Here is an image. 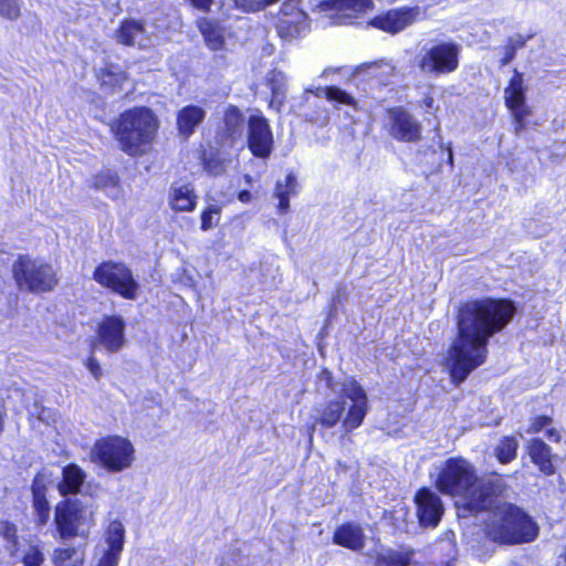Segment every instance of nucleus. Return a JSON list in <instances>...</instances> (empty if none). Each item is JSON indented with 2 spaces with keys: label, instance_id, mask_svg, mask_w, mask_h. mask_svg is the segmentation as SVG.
I'll return each instance as SVG.
<instances>
[{
  "label": "nucleus",
  "instance_id": "nucleus-16",
  "mask_svg": "<svg viewBox=\"0 0 566 566\" xmlns=\"http://www.w3.org/2000/svg\"><path fill=\"white\" fill-rule=\"evenodd\" d=\"M418 15V8L401 7L373 17L368 24L386 33L397 34L411 25Z\"/></svg>",
  "mask_w": 566,
  "mask_h": 566
},
{
  "label": "nucleus",
  "instance_id": "nucleus-29",
  "mask_svg": "<svg viewBox=\"0 0 566 566\" xmlns=\"http://www.w3.org/2000/svg\"><path fill=\"white\" fill-rule=\"evenodd\" d=\"M356 70L365 72L367 80L376 82L379 86L388 85L396 73V67L385 60L361 63Z\"/></svg>",
  "mask_w": 566,
  "mask_h": 566
},
{
  "label": "nucleus",
  "instance_id": "nucleus-51",
  "mask_svg": "<svg viewBox=\"0 0 566 566\" xmlns=\"http://www.w3.org/2000/svg\"><path fill=\"white\" fill-rule=\"evenodd\" d=\"M317 379L322 381L326 389L334 390L335 389V380L333 373L327 368H322L317 374Z\"/></svg>",
  "mask_w": 566,
  "mask_h": 566
},
{
  "label": "nucleus",
  "instance_id": "nucleus-45",
  "mask_svg": "<svg viewBox=\"0 0 566 566\" xmlns=\"http://www.w3.org/2000/svg\"><path fill=\"white\" fill-rule=\"evenodd\" d=\"M221 213V207L219 205H210L205 208L200 213V229L202 231L210 230L214 223L212 222V216L219 217Z\"/></svg>",
  "mask_w": 566,
  "mask_h": 566
},
{
  "label": "nucleus",
  "instance_id": "nucleus-33",
  "mask_svg": "<svg viewBox=\"0 0 566 566\" xmlns=\"http://www.w3.org/2000/svg\"><path fill=\"white\" fill-rule=\"evenodd\" d=\"M553 423V418L547 415H537L531 418L530 424L526 429V432L528 434H537L542 430L545 429V437L555 443H558L562 440L560 432L556 429L551 427Z\"/></svg>",
  "mask_w": 566,
  "mask_h": 566
},
{
  "label": "nucleus",
  "instance_id": "nucleus-57",
  "mask_svg": "<svg viewBox=\"0 0 566 566\" xmlns=\"http://www.w3.org/2000/svg\"><path fill=\"white\" fill-rule=\"evenodd\" d=\"M263 8L276 3L279 0H261Z\"/></svg>",
  "mask_w": 566,
  "mask_h": 566
},
{
  "label": "nucleus",
  "instance_id": "nucleus-8",
  "mask_svg": "<svg viewBox=\"0 0 566 566\" xmlns=\"http://www.w3.org/2000/svg\"><path fill=\"white\" fill-rule=\"evenodd\" d=\"M504 104L510 112L516 134L539 125L537 120H531L534 111L527 103V85L525 84L524 74L517 69L513 70L512 76L504 88Z\"/></svg>",
  "mask_w": 566,
  "mask_h": 566
},
{
  "label": "nucleus",
  "instance_id": "nucleus-56",
  "mask_svg": "<svg viewBox=\"0 0 566 566\" xmlns=\"http://www.w3.org/2000/svg\"><path fill=\"white\" fill-rule=\"evenodd\" d=\"M447 151H448V164L451 168H453V166H454L453 153H452V148L450 145L447 146Z\"/></svg>",
  "mask_w": 566,
  "mask_h": 566
},
{
  "label": "nucleus",
  "instance_id": "nucleus-9",
  "mask_svg": "<svg viewBox=\"0 0 566 566\" xmlns=\"http://www.w3.org/2000/svg\"><path fill=\"white\" fill-rule=\"evenodd\" d=\"M461 46L454 41H439L419 56L418 69L429 75L440 76L455 72L460 64Z\"/></svg>",
  "mask_w": 566,
  "mask_h": 566
},
{
  "label": "nucleus",
  "instance_id": "nucleus-14",
  "mask_svg": "<svg viewBox=\"0 0 566 566\" xmlns=\"http://www.w3.org/2000/svg\"><path fill=\"white\" fill-rule=\"evenodd\" d=\"M95 342L108 353H118L126 344V323L118 314L104 315L95 329Z\"/></svg>",
  "mask_w": 566,
  "mask_h": 566
},
{
  "label": "nucleus",
  "instance_id": "nucleus-19",
  "mask_svg": "<svg viewBox=\"0 0 566 566\" xmlns=\"http://www.w3.org/2000/svg\"><path fill=\"white\" fill-rule=\"evenodd\" d=\"M332 542L352 552H359L366 544V536L360 524L356 522H344L336 526Z\"/></svg>",
  "mask_w": 566,
  "mask_h": 566
},
{
  "label": "nucleus",
  "instance_id": "nucleus-6",
  "mask_svg": "<svg viewBox=\"0 0 566 566\" xmlns=\"http://www.w3.org/2000/svg\"><path fill=\"white\" fill-rule=\"evenodd\" d=\"M90 460L109 473L123 472L133 465L135 448L126 437L107 434L94 441Z\"/></svg>",
  "mask_w": 566,
  "mask_h": 566
},
{
  "label": "nucleus",
  "instance_id": "nucleus-50",
  "mask_svg": "<svg viewBox=\"0 0 566 566\" xmlns=\"http://www.w3.org/2000/svg\"><path fill=\"white\" fill-rule=\"evenodd\" d=\"M85 367L88 369V371L91 373V375L96 379L98 380L102 375H103V371H102V367L99 365V361L97 360V358L91 354L86 360H85Z\"/></svg>",
  "mask_w": 566,
  "mask_h": 566
},
{
  "label": "nucleus",
  "instance_id": "nucleus-13",
  "mask_svg": "<svg viewBox=\"0 0 566 566\" xmlns=\"http://www.w3.org/2000/svg\"><path fill=\"white\" fill-rule=\"evenodd\" d=\"M389 118L388 133L400 143H418L421 139V125L402 106H394L386 111Z\"/></svg>",
  "mask_w": 566,
  "mask_h": 566
},
{
  "label": "nucleus",
  "instance_id": "nucleus-37",
  "mask_svg": "<svg viewBox=\"0 0 566 566\" xmlns=\"http://www.w3.org/2000/svg\"><path fill=\"white\" fill-rule=\"evenodd\" d=\"M533 38V34H515L513 36H510L503 48V55L500 60L501 65L509 64L514 57L517 52V50L523 49L527 41Z\"/></svg>",
  "mask_w": 566,
  "mask_h": 566
},
{
  "label": "nucleus",
  "instance_id": "nucleus-44",
  "mask_svg": "<svg viewBox=\"0 0 566 566\" xmlns=\"http://www.w3.org/2000/svg\"><path fill=\"white\" fill-rule=\"evenodd\" d=\"M76 555V548L74 546L56 547L51 556L52 564L54 566H64L65 563L70 562Z\"/></svg>",
  "mask_w": 566,
  "mask_h": 566
},
{
  "label": "nucleus",
  "instance_id": "nucleus-4",
  "mask_svg": "<svg viewBox=\"0 0 566 566\" xmlns=\"http://www.w3.org/2000/svg\"><path fill=\"white\" fill-rule=\"evenodd\" d=\"M11 273L17 286L32 294L54 292L60 284L59 273L51 262L29 254L17 256Z\"/></svg>",
  "mask_w": 566,
  "mask_h": 566
},
{
  "label": "nucleus",
  "instance_id": "nucleus-52",
  "mask_svg": "<svg viewBox=\"0 0 566 566\" xmlns=\"http://www.w3.org/2000/svg\"><path fill=\"white\" fill-rule=\"evenodd\" d=\"M188 4L203 13H209L216 0H186Z\"/></svg>",
  "mask_w": 566,
  "mask_h": 566
},
{
  "label": "nucleus",
  "instance_id": "nucleus-1",
  "mask_svg": "<svg viewBox=\"0 0 566 566\" xmlns=\"http://www.w3.org/2000/svg\"><path fill=\"white\" fill-rule=\"evenodd\" d=\"M455 336L447 350L451 382L461 385L488 358V345L495 334V298L468 300L457 313Z\"/></svg>",
  "mask_w": 566,
  "mask_h": 566
},
{
  "label": "nucleus",
  "instance_id": "nucleus-32",
  "mask_svg": "<svg viewBox=\"0 0 566 566\" xmlns=\"http://www.w3.org/2000/svg\"><path fill=\"white\" fill-rule=\"evenodd\" d=\"M104 539L107 544L105 551H111L122 555L125 544V527L119 520H113L104 531Z\"/></svg>",
  "mask_w": 566,
  "mask_h": 566
},
{
  "label": "nucleus",
  "instance_id": "nucleus-49",
  "mask_svg": "<svg viewBox=\"0 0 566 566\" xmlns=\"http://www.w3.org/2000/svg\"><path fill=\"white\" fill-rule=\"evenodd\" d=\"M119 559L120 554L111 551H104L95 566H118Z\"/></svg>",
  "mask_w": 566,
  "mask_h": 566
},
{
  "label": "nucleus",
  "instance_id": "nucleus-21",
  "mask_svg": "<svg viewBox=\"0 0 566 566\" xmlns=\"http://www.w3.org/2000/svg\"><path fill=\"white\" fill-rule=\"evenodd\" d=\"M526 453L531 462L543 475L552 476L556 473V468L553 463V450L543 439H530L526 444Z\"/></svg>",
  "mask_w": 566,
  "mask_h": 566
},
{
  "label": "nucleus",
  "instance_id": "nucleus-46",
  "mask_svg": "<svg viewBox=\"0 0 566 566\" xmlns=\"http://www.w3.org/2000/svg\"><path fill=\"white\" fill-rule=\"evenodd\" d=\"M0 15L8 20H17L21 15L17 0H0Z\"/></svg>",
  "mask_w": 566,
  "mask_h": 566
},
{
  "label": "nucleus",
  "instance_id": "nucleus-40",
  "mask_svg": "<svg viewBox=\"0 0 566 566\" xmlns=\"http://www.w3.org/2000/svg\"><path fill=\"white\" fill-rule=\"evenodd\" d=\"M516 313V306L509 298H497V333L501 332Z\"/></svg>",
  "mask_w": 566,
  "mask_h": 566
},
{
  "label": "nucleus",
  "instance_id": "nucleus-2",
  "mask_svg": "<svg viewBox=\"0 0 566 566\" xmlns=\"http://www.w3.org/2000/svg\"><path fill=\"white\" fill-rule=\"evenodd\" d=\"M433 485L440 494L455 500L457 505L472 515L495 507V472L479 474L464 457L446 459Z\"/></svg>",
  "mask_w": 566,
  "mask_h": 566
},
{
  "label": "nucleus",
  "instance_id": "nucleus-35",
  "mask_svg": "<svg viewBox=\"0 0 566 566\" xmlns=\"http://www.w3.org/2000/svg\"><path fill=\"white\" fill-rule=\"evenodd\" d=\"M200 164L202 169L212 177L221 176L226 171L224 159L219 156L217 150H202L200 153Z\"/></svg>",
  "mask_w": 566,
  "mask_h": 566
},
{
  "label": "nucleus",
  "instance_id": "nucleus-24",
  "mask_svg": "<svg viewBox=\"0 0 566 566\" xmlns=\"http://www.w3.org/2000/svg\"><path fill=\"white\" fill-rule=\"evenodd\" d=\"M168 203L175 212H192L198 203V196L190 182L172 184L169 189Z\"/></svg>",
  "mask_w": 566,
  "mask_h": 566
},
{
  "label": "nucleus",
  "instance_id": "nucleus-55",
  "mask_svg": "<svg viewBox=\"0 0 566 566\" xmlns=\"http://www.w3.org/2000/svg\"><path fill=\"white\" fill-rule=\"evenodd\" d=\"M269 84H270L272 97H276L277 95H280V87L275 85V80L271 78L269 81Z\"/></svg>",
  "mask_w": 566,
  "mask_h": 566
},
{
  "label": "nucleus",
  "instance_id": "nucleus-12",
  "mask_svg": "<svg viewBox=\"0 0 566 566\" xmlns=\"http://www.w3.org/2000/svg\"><path fill=\"white\" fill-rule=\"evenodd\" d=\"M418 524L422 528H436L444 515V504L440 495L429 486L419 488L413 495Z\"/></svg>",
  "mask_w": 566,
  "mask_h": 566
},
{
  "label": "nucleus",
  "instance_id": "nucleus-3",
  "mask_svg": "<svg viewBox=\"0 0 566 566\" xmlns=\"http://www.w3.org/2000/svg\"><path fill=\"white\" fill-rule=\"evenodd\" d=\"M160 127L156 113L148 106H133L112 122L111 132L119 149L130 156L140 157L151 148Z\"/></svg>",
  "mask_w": 566,
  "mask_h": 566
},
{
  "label": "nucleus",
  "instance_id": "nucleus-47",
  "mask_svg": "<svg viewBox=\"0 0 566 566\" xmlns=\"http://www.w3.org/2000/svg\"><path fill=\"white\" fill-rule=\"evenodd\" d=\"M0 526V535L11 545H18L19 535L17 525L11 521L4 520L1 521Z\"/></svg>",
  "mask_w": 566,
  "mask_h": 566
},
{
  "label": "nucleus",
  "instance_id": "nucleus-25",
  "mask_svg": "<svg viewBox=\"0 0 566 566\" xmlns=\"http://www.w3.org/2000/svg\"><path fill=\"white\" fill-rule=\"evenodd\" d=\"M196 27L209 50L220 51L224 48V28L219 20L200 17L196 20Z\"/></svg>",
  "mask_w": 566,
  "mask_h": 566
},
{
  "label": "nucleus",
  "instance_id": "nucleus-10",
  "mask_svg": "<svg viewBox=\"0 0 566 566\" xmlns=\"http://www.w3.org/2000/svg\"><path fill=\"white\" fill-rule=\"evenodd\" d=\"M53 521L61 539H74L85 525V507L80 500L65 497L55 504Z\"/></svg>",
  "mask_w": 566,
  "mask_h": 566
},
{
  "label": "nucleus",
  "instance_id": "nucleus-36",
  "mask_svg": "<svg viewBox=\"0 0 566 566\" xmlns=\"http://www.w3.org/2000/svg\"><path fill=\"white\" fill-rule=\"evenodd\" d=\"M518 441L514 436H505L497 442V462L509 464L516 459Z\"/></svg>",
  "mask_w": 566,
  "mask_h": 566
},
{
  "label": "nucleus",
  "instance_id": "nucleus-34",
  "mask_svg": "<svg viewBox=\"0 0 566 566\" xmlns=\"http://www.w3.org/2000/svg\"><path fill=\"white\" fill-rule=\"evenodd\" d=\"M307 27V20L276 19L275 29L277 35L284 40L297 39Z\"/></svg>",
  "mask_w": 566,
  "mask_h": 566
},
{
  "label": "nucleus",
  "instance_id": "nucleus-48",
  "mask_svg": "<svg viewBox=\"0 0 566 566\" xmlns=\"http://www.w3.org/2000/svg\"><path fill=\"white\" fill-rule=\"evenodd\" d=\"M235 8L244 12H256L263 10L261 0H232Z\"/></svg>",
  "mask_w": 566,
  "mask_h": 566
},
{
  "label": "nucleus",
  "instance_id": "nucleus-30",
  "mask_svg": "<svg viewBox=\"0 0 566 566\" xmlns=\"http://www.w3.org/2000/svg\"><path fill=\"white\" fill-rule=\"evenodd\" d=\"M321 6L324 10L346 13L350 18H356L375 7L373 0H323Z\"/></svg>",
  "mask_w": 566,
  "mask_h": 566
},
{
  "label": "nucleus",
  "instance_id": "nucleus-43",
  "mask_svg": "<svg viewBox=\"0 0 566 566\" xmlns=\"http://www.w3.org/2000/svg\"><path fill=\"white\" fill-rule=\"evenodd\" d=\"M45 557L40 545H30L21 557L23 566H42Z\"/></svg>",
  "mask_w": 566,
  "mask_h": 566
},
{
  "label": "nucleus",
  "instance_id": "nucleus-11",
  "mask_svg": "<svg viewBox=\"0 0 566 566\" xmlns=\"http://www.w3.org/2000/svg\"><path fill=\"white\" fill-rule=\"evenodd\" d=\"M247 128V145L250 153L256 158H269L273 150L274 138L268 118L256 111L248 117Z\"/></svg>",
  "mask_w": 566,
  "mask_h": 566
},
{
  "label": "nucleus",
  "instance_id": "nucleus-54",
  "mask_svg": "<svg viewBox=\"0 0 566 566\" xmlns=\"http://www.w3.org/2000/svg\"><path fill=\"white\" fill-rule=\"evenodd\" d=\"M238 199L242 202V203H248L251 201L252 199V193L248 190V189H242L238 192Z\"/></svg>",
  "mask_w": 566,
  "mask_h": 566
},
{
  "label": "nucleus",
  "instance_id": "nucleus-18",
  "mask_svg": "<svg viewBox=\"0 0 566 566\" xmlns=\"http://www.w3.org/2000/svg\"><path fill=\"white\" fill-rule=\"evenodd\" d=\"M30 490L34 522L36 526H44L50 520L51 505L48 500V485L43 471L35 473Z\"/></svg>",
  "mask_w": 566,
  "mask_h": 566
},
{
  "label": "nucleus",
  "instance_id": "nucleus-42",
  "mask_svg": "<svg viewBox=\"0 0 566 566\" xmlns=\"http://www.w3.org/2000/svg\"><path fill=\"white\" fill-rule=\"evenodd\" d=\"M324 96L329 102H336L347 106H355L356 99L338 86L328 85L323 88Z\"/></svg>",
  "mask_w": 566,
  "mask_h": 566
},
{
  "label": "nucleus",
  "instance_id": "nucleus-27",
  "mask_svg": "<svg viewBox=\"0 0 566 566\" xmlns=\"http://www.w3.org/2000/svg\"><path fill=\"white\" fill-rule=\"evenodd\" d=\"M301 190L298 180L293 171L285 175L284 180H277L274 186L273 197L277 199L276 212L281 216L290 211V198L297 196Z\"/></svg>",
  "mask_w": 566,
  "mask_h": 566
},
{
  "label": "nucleus",
  "instance_id": "nucleus-26",
  "mask_svg": "<svg viewBox=\"0 0 566 566\" xmlns=\"http://www.w3.org/2000/svg\"><path fill=\"white\" fill-rule=\"evenodd\" d=\"M95 77L102 90L107 93H115L122 90L125 82L128 81V74L120 65L113 62H104L103 66L96 72Z\"/></svg>",
  "mask_w": 566,
  "mask_h": 566
},
{
  "label": "nucleus",
  "instance_id": "nucleus-31",
  "mask_svg": "<svg viewBox=\"0 0 566 566\" xmlns=\"http://www.w3.org/2000/svg\"><path fill=\"white\" fill-rule=\"evenodd\" d=\"M495 551V526L488 524L474 538L473 555L481 562L492 557Z\"/></svg>",
  "mask_w": 566,
  "mask_h": 566
},
{
  "label": "nucleus",
  "instance_id": "nucleus-28",
  "mask_svg": "<svg viewBox=\"0 0 566 566\" xmlns=\"http://www.w3.org/2000/svg\"><path fill=\"white\" fill-rule=\"evenodd\" d=\"M344 411L345 405L342 400L332 399L322 403L316 408L317 416L308 428L310 436H312L316 424H319L324 429L334 428L342 419Z\"/></svg>",
  "mask_w": 566,
  "mask_h": 566
},
{
  "label": "nucleus",
  "instance_id": "nucleus-17",
  "mask_svg": "<svg viewBox=\"0 0 566 566\" xmlns=\"http://www.w3.org/2000/svg\"><path fill=\"white\" fill-rule=\"evenodd\" d=\"M347 397L352 400V403L342 420V427L345 432H352L363 424L369 406L365 389L354 379L349 381Z\"/></svg>",
  "mask_w": 566,
  "mask_h": 566
},
{
  "label": "nucleus",
  "instance_id": "nucleus-15",
  "mask_svg": "<svg viewBox=\"0 0 566 566\" xmlns=\"http://www.w3.org/2000/svg\"><path fill=\"white\" fill-rule=\"evenodd\" d=\"M244 123V113L240 107L234 104L227 105L216 129L214 138L218 146L232 148L242 137Z\"/></svg>",
  "mask_w": 566,
  "mask_h": 566
},
{
  "label": "nucleus",
  "instance_id": "nucleus-39",
  "mask_svg": "<svg viewBox=\"0 0 566 566\" xmlns=\"http://www.w3.org/2000/svg\"><path fill=\"white\" fill-rule=\"evenodd\" d=\"M119 186L118 175L111 169H102L92 178L91 187L95 190H105Z\"/></svg>",
  "mask_w": 566,
  "mask_h": 566
},
{
  "label": "nucleus",
  "instance_id": "nucleus-58",
  "mask_svg": "<svg viewBox=\"0 0 566 566\" xmlns=\"http://www.w3.org/2000/svg\"><path fill=\"white\" fill-rule=\"evenodd\" d=\"M4 430V421H3V415L0 412V434Z\"/></svg>",
  "mask_w": 566,
  "mask_h": 566
},
{
  "label": "nucleus",
  "instance_id": "nucleus-22",
  "mask_svg": "<svg viewBox=\"0 0 566 566\" xmlns=\"http://www.w3.org/2000/svg\"><path fill=\"white\" fill-rule=\"evenodd\" d=\"M206 114L203 107L195 104L185 105L178 109L176 113V129L178 135L185 139L192 136L197 128L203 123Z\"/></svg>",
  "mask_w": 566,
  "mask_h": 566
},
{
  "label": "nucleus",
  "instance_id": "nucleus-38",
  "mask_svg": "<svg viewBox=\"0 0 566 566\" xmlns=\"http://www.w3.org/2000/svg\"><path fill=\"white\" fill-rule=\"evenodd\" d=\"M412 554V551H389L386 554H381L376 557L375 566H409Z\"/></svg>",
  "mask_w": 566,
  "mask_h": 566
},
{
  "label": "nucleus",
  "instance_id": "nucleus-20",
  "mask_svg": "<svg viewBox=\"0 0 566 566\" xmlns=\"http://www.w3.org/2000/svg\"><path fill=\"white\" fill-rule=\"evenodd\" d=\"M146 21L137 18H124L114 30L115 41L126 48H135L146 39Z\"/></svg>",
  "mask_w": 566,
  "mask_h": 566
},
{
  "label": "nucleus",
  "instance_id": "nucleus-41",
  "mask_svg": "<svg viewBox=\"0 0 566 566\" xmlns=\"http://www.w3.org/2000/svg\"><path fill=\"white\" fill-rule=\"evenodd\" d=\"M276 19L307 20V14L300 8L297 1L285 0L280 7Z\"/></svg>",
  "mask_w": 566,
  "mask_h": 566
},
{
  "label": "nucleus",
  "instance_id": "nucleus-7",
  "mask_svg": "<svg viewBox=\"0 0 566 566\" xmlns=\"http://www.w3.org/2000/svg\"><path fill=\"white\" fill-rule=\"evenodd\" d=\"M92 279L104 290L126 301H135L140 284L129 265L123 261L104 260L92 272Z\"/></svg>",
  "mask_w": 566,
  "mask_h": 566
},
{
  "label": "nucleus",
  "instance_id": "nucleus-23",
  "mask_svg": "<svg viewBox=\"0 0 566 566\" xmlns=\"http://www.w3.org/2000/svg\"><path fill=\"white\" fill-rule=\"evenodd\" d=\"M86 480V472L77 463H67L62 468L61 479L56 489L61 496L76 495L81 492Z\"/></svg>",
  "mask_w": 566,
  "mask_h": 566
},
{
  "label": "nucleus",
  "instance_id": "nucleus-5",
  "mask_svg": "<svg viewBox=\"0 0 566 566\" xmlns=\"http://www.w3.org/2000/svg\"><path fill=\"white\" fill-rule=\"evenodd\" d=\"M538 535L539 525L524 509L514 503L497 504V543L530 544Z\"/></svg>",
  "mask_w": 566,
  "mask_h": 566
},
{
  "label": "nucleus",
  "instance_id": "nucleus-53",
  "mask_svg": "<svg viewBox=\"0 0 566 566\" xmlns=\"http://www.w3.org/2000/svg\"><path fill=\"white\" fill-rule=\"evenodd\" d=\"M421 105L427 109H432L434 106V98L431 94H426L421 99Z\"/></svg>",
  "mask_w": 566,
  "mask_h": 566
}]
</instances>
